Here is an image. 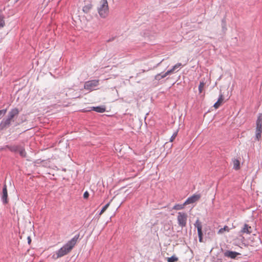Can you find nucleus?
Masks as SVG:
<instances>
[{
    "label": "nucleus",
    "mask_w": 262,
    "mask_h": 262,
    "mask_svg": "<svg viewBox=\"0 0 262 262\" xmlns=\"http://www.w3.org/2000/svg\"><path fill=\"white\" fill-rule=\"evenodd\" d=\"M79 237V234L75 235L70 241H68L64 246L57 251L52 257L56 259L68 254L74 248Z\"/></svg>",
    "instance_id": "1"
},
{
    "label": "nucleus",
    "mask_w": 262,
    "mask_h": 262,
    "mask_svg": "<svg viewBox=\"0 0 262 262\" xmlns=\"http://www.w3.org/2000/svg\"><path fill=\"white\" fill-rule=\"evenodd\" d=\"M19 113L17 108H13L9 112L6 119H4L0 123V131L8 127L11 125V122L14 121V118L17 117Z\"/></svg>",
    "instance_id": "2"
},
{
    "label": "nucleus",
    "mask_w": 262,
    "mask_h": 262,
    "mask_svg": "<svg viewBox=\"0 0 262 262\" xmlns=\"http://www.w3.org/2000/svg\"><path fill=\"white\" fill-rule=\"evenodd\" d=\"M5 148H8L10 151L16 153L18 152L22 158H25L27 156V152L24 145H7Z\"/></svg>",
    "instance_id": "3"
},
{
    "label": "nucleus",
    "mask_w": 262,
    "mask_h": 262,
    "mask_svg": "<svg viewBox=\"0 0 262 262\" xmlns=\"http://www.w3.org/2000/svg\"><path fill=\"white\" fill-rule=\"evenodd\" d=\"M98 12L100 16L105 18L108 14L109 10L107 0H101L98 7Z\"/></svg>",
    "instance_id": "4"
},
{
    "label": "nucleus",
    "mask_w": 262,
    "mask_h": 262,
    "mask_svg": "<svg viewBox=\"0 0 262 262\" xmlns=\"http://www.w3.org/2000/svg\"><path fill=\"white\" fill-rule=\"evenodd\" d=\"M180 66V63H177L174 66H173L171 69L168 70L166 72H165L164 73H161L157 74L155 76V79L157 80H160L162 79V78H165L168 74L174 72V71L177 69H178Z\"/></svg>",
    "instance_id": "5"
},
{
    "label": "nucleus",
    "mask_w": 262,
    "mask_h": 262,
    "mask_svg": "<svg viewBox=\"0 0 262 262\" xmlns=\"http://www.w3.org/2000/svg\"><path fill=\"white\" fill-rule=\"evenodd\" d=\"M99 84L98 80H90L85 82L84 85V89L92 91L95 90V88Z\"/></svg>",
    "instance_id": "6"
},
{
    "label": "nucleus",
    "mask_w": 262,
    "mask_h": 262,
    "mask_svg": "<svg viewBox=\"0 0 262 262\" xmlns=\"http://www.w3.org/2000/svg\"><path fill=\"white\" fill-rule=\"evenodd\" d=\"M200 194H193V195L188 198L183 204H181V209L183 208L185 206L195 203L200 198Z\"/></svg>",
    "instance_id": "7"
},
{
    "label": "nucleus",
    "mask_w": 262,
    "mask_h": 262,
    "mask_svg": "<svg viewBox=\"0 0 262 262\" xmlns=\"http://www.w3.org/2000/svg\"><path fill=\"white\" fill-rule=\"evenodd\" d=\"M221 251L224 253V256L226 257L230 258L231 259H236L237 256L241 254L236 251H233L230 250H224L221 248Z\"/></svg>",
    "instance_id": "8"
},
{
    "label": "nucleus",
    "mask_w": 262,
    "mask_h": 262,
    "mask_svg": "<svg viewBox=\"0 0 262 262\" xmlns=\"http://www.w3.org/2000/svg\"><path fill=\"white\" fill-rule=\"evenodd\" d=\"M195 227L197 228L199 241L200 242H203V233L202 231V227L201 222L198 220L195 224Z\"/></svg>",
    "instance_id": "9"
},
{
    "label": "nucleus",
    "mask_w": 262,
    "mask_h": 262,
    "mask_svg": "<svg viewBox=\"0 0 262 262\" xmlns=\"http://www.w3.org/2000/svg\"><path fill=\"white\" fill-rule=\"evenodd\" d=\"M1 200L4 204H6L8 203V192L7 185L6 184H4L3 188L2 194L1 195Z\"/></svg>",
    "instance_id": "10"
},
{
    "label": "nucleus",
    "mask_w": 262,
    "mask_h": 262,
    "mask_svg": "<svg viewBox=\"0 0 262 262\" xmlns=\"http://www.w3.org/2000/svg\"><path fill=\"white\" fill-rule=\"evenodd\" d=\"M262 125H256L255 129V140L259 141L261 137Z\"/></svg>",
    "instance_id": "11"
},
{
    "label": "nucleus",
    "mask_w": 262,
    "mask_h": 262,
    "mask_svg": "<svg viewBox=\"0 0 262 262\" xmlns=\"http://www.w3.org/2000/svg\"><path fill=\"white\" fill-rule=\"evenodd\" d=\"M241 232L243 233L250 234L252 233V228L249 225L245 224L244 227L241 230Z\"/></svg>",
    "instance_id": "12"
},
{
    "label": "nucleus",
    "mask_w": 262,
    "mask_h": 262,
    "mask_svg": "<svg viewBox=\"0 0 262 262\" xmlns=\"http://www.w3.org/2000/svg\"><path fill=\"white\" fill-rule=\"evenodd\" d=\"M224 100V96L221 93L219 95V97L218 98V99L217 101L214 104L213 106L215 108H219V107L221 105V103Z\"/></svg>",
    "instance_id": "13"
},
{
    "label": "nucleus",
    "mask_w": 262,
    "mask_h": 262,
    "mask_svg": "<svg viewBox=\"0 0 262 262\" xmlns=\"http://www.w3.org/2000/svg\"><path fill=\"white\" fill-rule=\"evenodd\" d=\"M187 218V215L186 213L181 212V227L185 226L186 224V221Z\"/></svg>",
    "instance_id": "14"
},
{
    "label": "nucleus",
    "mask_w": 262,
    "mask_h": 262,
    "mask_svg": "<svg viewBox=\"0 0 262 262\" xmlns=\"http://www.w3.org/2000/svg\"><path fill=\"white\" fill-rule=\"evenodd\" d=\"M93 110L98 113H103L105 111V107L103 106L93 107Z\"/></svg>",
    "instance_id": "15"
},
{
    "label": "nucleus",
    "mask_w": 262,
    "mask_h": 262,
    "mask_svg": "<svg viewBox=\"0 0 262 262\" xmlns=\"http://www.w3.org/2000/svg\"><path fill=\"white\" fill-rule=\"evenodd\" d=\"M4 15L2 11H0V28H3L5 25Z\"/></svg>",
    "instance_id": "16"
},
{
    "label": "nucleus",
    "mask_w": 262,
    "mask_h": 262,
    "mask_svg": "<svg viewBox=\"0 0 262 262\" xmlns=\"http://www.w3.org/2000/svg\"><path fill=\"white\" fill-rule=\"evenodd\" d=\"M92 5L91 4H89L87 5L84 6L83 7L82 10L84 13H88L89 12V11L92 9Z\"/></svg>",
    "instance_id": "17"
},
{
    "label": "nucleus",
    "mask_w": 262,
    "mask_h": 262,
    "mask_svg": "<svg viewBox=\"0 0 262 262\" xmlns=\"http://www.w3.org/2000/svg\"><path fill=\"white\" fill-rule=\"evenodd\" d=\"M256 125H262V114L259 113L256 121Z\"/></svg>",
    "instance_id": "18"
},
{
    "label": "nucleus",
    "mask_w": 262,
    "mask_h": 262,
    "mask_svg": "<svg viewBox=\"0 0 262 262\" xmlns=\"http://www.w3.org/2000/svg\"><path fill=\"white\" fill-rule=\"evenodd\" d=\"M239 161L237 159H234L233 160V168L235 169H239Z\"/></svg>",
    "instance_id": "19"
},
{
    "label": "nucleus",
    "mask_w": 262,
    "mask_h": 262,
    "mask_svg": "<svg viewBox=\"0 0 262 262\" xmlns=\"http://www.w3.org/2000/svg\"><path fill=\"white\" fill-rule=\"evenodd\" d=\"M109 205H110V203H108L107 204L105 205L103 207V208H102L101 211H100L99 214L101 215L106 210V209L108 207Z\"/></svg>",
    "instance_id": "20"
},
{
    "label": "nucleus",
    "mask_w": 262,
    "mask_h": 262,
    "mask_svg": "<svg viewBox=\"0 0 262 262\" xmlns=\"http://www.w3.org/2000/svg\"><path fill=\"white\" fill-rule=\"evenodd\" d=\"M204 85H205V83L203 81H201L200 82V84L199 85V91L200 93H202Z\"/></svg>",
    "instance_id": "21"
},
{
    "label": "nucleus",
    "mask_w": 262,
    "mask_h": 262,
    "mask_svg": "<svg viewBox=\"0 0 262 262\" xmlns=\"http://www.w3.org/2000/svg\"><path fill=\"white\" fill-rule=\"evenodd\" d=\"M178 260V258L175 256H171L168 259V262H174L176 261H177Z\"/></svg>",
    "instance_id": "22"
},
{
    "label": "nucleus",
    "mask_w": 262,
    "mask_h": 262,
    "mask_svg": "<svg viewBox=\"0 0 262 262\" xmlns=\"http://www.w3.org/2000/svg\"><path fill=\"white\" fill-rule=\"evenodd\" d=\"M222 26L223 31H225V30H227V28L226 27V20L225 18L223 19L222 20Z\"/></svg>",
    "instance_id": "23"
},
{
    "label": "nucleus",
    "mask_w": 262,
    "mask_h": 262,
    "mask_svg": "<svg viewBox=\"0 0 262 262\" xmlns=\"http://www.w3.org/2000/svg\"><path fill=\"white\" fill-rule=\"evenodd\" d=\"M177 134H178V132H175L173 134V135H172V136L170 138V141L171 142H172L173 140L175 139V138L176 137V136H177Z\"/></svg>",
    "instance_id": "24"
},
{
    "label": "nucleus",
    "mask_w": 262,
    "mask_h": 262,
    "mask_svg": "<svg viewBox=\"0 0 262 262\" xmlns=\"http://www.w3.org/2000/svg\"><path fill=\"white\" fill-rule=\"evenodd\" d=\"M6 111V109L0 110V118L5 114Z\"/></svg>",
    "instance_id": "25"
},
{
    "label": "nucleus",
    "mask_w": 262,
    "mask_h": 262,
    "mask_svg": "<svg viewBox=\"0 0 262 262\" xmlns=\"http://www.w3.org/2000/svg\"><path fill=\"white\" fill-rule=\"evenodd\" d=\"M89 196V192L87 191H85L84 192V194H83V198L84 199H88Z\"/></svg>",
    "instance_id": "26"
},
{
    "label": "nucleus",
    "mask_w": 262,
    "mask_h": 262,
    "mask_svg": "<svg viewBox=\"0 0 262 262\" xmlns=\"http://www.w3.org/2000/svg\"><path fill=\"white\" fill-rule=\"evenodd\" d=\"M178 222L179 225H180V212H178L177 216Z\"/></svg>",
    "instance_id": "27"
},
{
    "label": "nucleus",
    "mask_w": 262,
    "mask_h": 262,
    "mask_svg": "<svg viewBox=\"0 0 262 262\" xmlns=\"http://www.w3.org/2000/svg\"><path fill=\"white\" fill-rule=\"evenodd\" d=\"M173 208L176 209V210H179L180 209V205H175L174 207H173Z\"/></svg>",
    "instance_id": "28"
},
{
    "label": "nucleus",
    "mask_w": 262,
    "mask_h": 262,
    "mask_svg": "<svg viewBox=\"0 0 262 262\" xmlns=\"http://www.w3.org/2000/svg\"><path fill=\"white\" fill-rule=\"evenodd\" d=\"M215 262H222V258H217Z\"/></svg>",
    "instance_id": "29"
},
{
    "label": "nucleus",
    "mask_w": 262,
    "mask_h": 262,
    "mask_svg": "<svg viewBox=\"0 0 262 262\" xmlns=\"http://www.w3.org/2000/svg\"><path fill=\"white\" fill-rule=\"evenodd\" d=\"M28 243L30 244L31 241V238L30 237H28Z\"/></svg>",
    "instance_id": "30"
},
{
    "label": "nucleus",
    "mask_w": 262,
    "mask_h": 262,
    "mask_svg": "<svg viewBox=\"0 0 262 262\" xmlns=\"http://www.w3.org/2000/svg\"><path fill=\"white\" fill-rule=\"evenodd\" d=\"M225 227H227L225 226L224 228H221V229H220L219 232H221L223 230H224Z\"/></svg>",
    "instance_id": "31"
}]
</instances>
